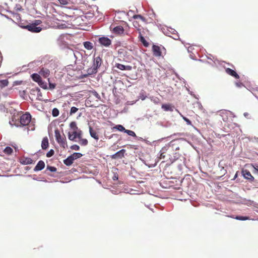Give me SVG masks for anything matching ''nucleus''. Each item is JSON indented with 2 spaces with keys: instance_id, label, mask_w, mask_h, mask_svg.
Returning a JSON list of instances; mask_svg holds the SVG:
<instances>
[{
  "instance_id": "f257e3e1",
  "label": "nucleus",
  "mask_w": 258,
  "mask_h": 258,
  "mask_svg": "<svg viewBox=\"0 0 258 258\" xmlns=\"http://www.w3.org/2000/svg\"><path fill=\"white\" fill-rule=\"evenodd\" d=\"M177 142L178 141L176 140L171 141L162 148V153H167L168 157H171L173 153L179 149Z\"/></svg>"
},
{
  "instance_id": "f03ea898",
  "label": "nucleus",
  "mask_w": 258,
  "mask_h": 258,
  "mask_svg": "<svg viewBox=\"0 0 258 258\" xmlns=\"http://www.w3.org/2000/svg\"><path fill=\"white\" fill-rule=\"evenodd\" d=\"M102 64V59L99 56L94 57L93 65L88 68L89 74H95Z\"/></svg>"
},
{
  "instance_id": "7ed1b4c3",
  "label": "nucleus",
  "mask_w": 258,
  "mask_h": 258,
  "mask_svg": "<svg viewBox=\"0 0 258 258\" xmlns=\"http://www.w3.org/2000/svg\"><path fill=\"white\" fill-rule=\"evenodd\" d=\"M54 133L56 142L63 148L65 149L66 148H67L68 147V145L66 142V137H61L60 132L58 129L55 130Z\"/></svg>"
},
{
  "instance_id": "20e7f679",
  "label": "nucleus",
  "mask_w": 258,
  "mask_h": 258,
  "mask_svg": "<svg viewBox=\"0 0 258 258\" xmlns=\"http://www.w3.org/2000/svg\"><path fill=\"white\" fill-rule=\"evenodd\" d=\"M31 121V115L29 113H26L23 114L20 119V123L23 126L29 124Z\"/></svg>"
},
{
  "instance_id": "39448f33",
  "label": "nucleus",
  "mask_w": 258,
  "mask_h": 258,
  "mask_svg": "<svg viewBox=\"0 0 258 258\" xmlns=\"http://www.w3.org/2000/svg\"><path fill=\"white\" fill-rule=\"evenodd\" d=\"M98 42L101 46L106 47H109L111 44L112 42L111 39L105 36L99 37Z\"/></svg>"
},
{
  "instance_id": "423d86ee",
  "label": "nucleus",
  "mask_w": 258,
  "mask_h": 258,
  "mask_svg": "<svg viewBox=\"0 0 258 258\" xmlns=\"http://www.w3.org/2000/svg\"><path fill=\"white\" fill-rule=\"evenodd\" d=\"M20 27L25 28L31 32L38 33L42 30V28L35 26L33 24H30L26 26L20 25Z\"/></svg>"
},
{
  "instance_id": "0eeeda50",
  "label": "nucleus",
  "mask_w": 258,
  "mask_h": 258,
  "mask_svg": "<svg viewBox=\"0 0 258 258\" xmlns=\"http://www.w3.org/2000/svg\"><path fill=\"white\" fill-rule=\"evenodd\" d=\"M82 135V132L80 130L78 132L75 131L72 134L69 132L68 138L70 140L75 141L76 138L81 139Z\"/></svg>"
},
{
  "instance_id": "6e6552de",
  "label": "nucleus",
  "mask_w": 258,
  "mask_h": 258,
  "mask_svg": "<svg viewBox=\"0 0 258 258\" xmlns=\"http://www.w3.org/2000/svg\"><path fill=\"white\" fill-rule=\"evenodd\" d=\"M242 174L243 177L250 181L254 180V177L251 175L250 172L247 169L242 170Z\"/></svg>"
},
{
  "instance_id": "1a4fd4ad",
  "label": "nucleus",
  "mask_w": 258,
  "mask_h": 258,
  "mask_svg": "<svg viewBox=\"0 0 258 258\" xmlns=\"http://www.w3.org/2000/svg\"><path fill=\"white\" fill-rule=\"evenodd\" d=\"M125 152V150L124 149H121L120 150L118 151L115 154L112 155L111 157L113 159H121L122 157H124V154Z\"/></svg>"
},
{
  "instance_id": "9d476101",
  "label": "nucleus",
  "mask_w": 258,
  "mask_h": 258,
  "mask_svg": "<svg viewBox=\"0 0 258 258\" xmlns=\"http://www.w3.org/2000/svg\"><path fill=\"white\" fill-rule=\"evenodd\" d=\"M45 167V163L42 160H40L37 163L33 170L35 172L42 170Z\"/></svg>"
},
{
  "instance_id": "9b49d317",
  "label": "nucleus",
  "mask_w": 258,
  "mask_h": 258,
  "mask_svg": "<svg viewBox=\"0 0 258 258\" xmlns=\"http://www.w3.org/2000/svg\"><path fill=\"white\" fill-rule=\"evenodd\" d=\"M115 67L117 68L120 70H127L131 71L132 69V67L131 66H125L124 64L116 63L115 65Z\"/></svg>"
},
{
  "instance_id": "f8f14e48",
  "label": "nucleus",
  "mask_w": 258,
  "mask_h": 258,
  "mask_svg": "<svg viewBox=\"0 0 258 258\" xmlns=\"http://www.w3.org/2000/svg\"><path fill=\"white\" fill-rule=\"evenodd\" d=\"M152 50L154 56L159 57L161 55L160 48L158 46L153 45L152 46Z\"/></svg>"
},
{
  "instance_id": "ddd939ff",
  "label": "nucleus",
  "mask_w": 258,
  "mask_h": 258,
  "mask_svg": "<svg viewBox=\"0 0 258 258\" xmlns=\"http://www.w3.org/2000/svg\"><path fill=\"white\" fill-rule=\"evenodd\" d=\"M39 74L44 78H47L50 75V71L48 69L42 68L39 72Z\"/></svg>"
},
{
  "instance_id": "4468645a",
  "label": "nucleus",
  "mask_w": 258,
  "mask_h": 258,
  "mask_svg": "<svg viewBox=\"0 0 258 258\" xmlns=\"http://www.w3.org/2000/svg\"><path fill=\"white\" fill-rule=\"evenodd\" d=\"M20 163L23 165H28L33 163V160L29 157H23L20 160Z\"/></svg>"
},
{
  "instance_id": "2eb2a0df",
  "label": "nucleus",
  "mask_w": 258,
  "mask_h": 258,
  "mask_svg": "<svg viewBox=\"0 0 258 258\" xmlns=\"http://www.w3.org/2000/svg\"><path fill=\"white\" fill-rule=\"evenodd\" d=\"M227 74L234 77L236 79H239V76L237 73L232 69L227 68L225 70Z\"/></svg>"
},
{
  "instance_id": "dca6fc26",
  "label": "nucleus",
  "mask_w": 258,
  "mask_h": 258,
  "mask_svg": "<svg viewBox=\"0 0 258 258\" xmlns=\"http://www.w3.org/2000/svg\"><path fill=\"white\" fill-rule=\"evenodd\" d=\"M161 107L164 111H166L172 112L174 109V107L169 104H163L162 105Z\"/></svg>"
},
{
  "instance_id": "f3484780",
  "label": "nucleus",
  "mask_w": 258,
  "mask_h": 258,
  "mask_svg": "<svg viewBox=\"0 0 258 258\" xmlns=\"http://www.w3.org/2000/svg\"><path fill=\"white\" fill-rule=\"evenodd\" d=\"M49 146L48 139L47 137L43 138L41 143V148L43 150L47 149Z\"/></svg>"
},
{
  "instance_id": "a211bd4d",
  "label": "nucleus",
  "mask_w": 258,
  "mask_h": 258,
  "mask_svg": "<svg viewBox=\"0 0 258 258\" xmlns=\"http://www.w3.org/2000/svg\"><path fill=\"white\" fill-rule=\"evenodd\" d=\"M74 161V160L73 159V157H72L71 155H70L66 159L63 160V163L66 166H69L73 164Z\"/></svg>"
},
{
  "instance_id": "6ab92c4d",
  "label": "nucleus",
  "mask_w": 258,
  "mask_h": 258,
  "mask_svg": "<svg viewBox=\"0 0 258 258\" xmlns=\"http://www.w3.org/2000/svg\"><path fill=\"white\" fill-rule=\"evenodd\" d=\"M35 93H37V99L41 100V99H40L39 97H42V95L40 91V89L38 87H36L31 90V94H34Z\"/></svg>"
},
{
  "instance_id": "aec40b11",
  "label": "nucleus",
  "mask_w": 258,
  "mask_h": 258,
  "mask_svg": "<svg viewBox=\"0 0 258 258\" xmlns=\"http://www.w3.org/2000/svg\"><path fill=\"white\" fill-rule=\"evenodd\" d=\"M179 157V154L177 152H174L171 155V157H169L168 159L171 163H173Z\"/></svg>"
},
{
  "instance_id": "412c9836",
  "label": "nucleus",
  "mask_w": 258,
  "mask_h": 258,
  "mask_svg": "<svg viewBox=\"0 0 258 258\" xmlns=\"http://www.w3.org/2000/svg\"><path fill=\"white\" fill-rule=\"evenodd\" d=\"M89 133L92 138L97 141L99 140L98 136L97 135V133L94 131H93L92 127L91 126H89Z\"/></svg>"
},
{
  "instance_id": "4be33fe9",
  "label": "nucleus",
  "mask_w": 258,
  "mask_h": 258,
  "mask_svg": "<svg viewBox=\"0 0 258 258\" xmlns=\"http://www.w3.org/2000/svg\"><path fill=\"white\" fill-rule=\"evenodd\" d=\"M32 79L35 82L37 83L41 81V78L40 77V75L37 73H34L31 76Z\"/></svg>"
},
{
  "instance_id": "5701e85b",
  "label": "nucleus",
  "mask_w": 258,
  "mask_h": 258,
  "mask_svg": "<svg viewBox=\"0 0 258 258\" xmlns=\"http://www.w3.org/2000/svg\"><path fill=\"white\" fill-rule=\"evenodd\" d=\"M113 31L114 33L120 34L123 33L124 29L122 26H117L113 28Z\"/></svg>"
},
{
  "instance_id": "b1692460",
  "label": "nucleus",
  "mask_w": 258,
  "mask_h": 258,
  "mask_svg": "<svg viewBox=\"0 0 258 258\" xmlns=\"http://www.w3.org/2000/svg\"><path fill=\"white\" fill-rule=\"evenodd\" d=\"M84 47L87 50H91L93 48L92 43L90 41H85L83 42Z\"/></svg>"
},
{
  "instance_id": "393cba45",
  "label": "nucleus",
  "mask_w": 258,
  "mask_h": 258,
  "mask_svg": "<svg viewBox=\"0 0 258 258\" xmlns=\"http://www.w3.org/2000/svg\"><path fill=\"white\" fill-rule=\"evenodd\" d=\"M158 158L160 159H165L167 160V159L168 158L167 153H162L161 149L159 153Z\"/></svg>"
},
{
  "instance_id": "a878e982",
  "label": "nucleus",
  "mask_w": 258,
  "mask_h": 258,
  "mask_svg": "<svg viewBox=\"0 0 258 258\" xmlns=\"http://www.w3.org/2000/svg\"><path fill=\"white\" fill-rule=\"evenodd\" d=\"M9 13L12 14L13 16V18L18 22H19L21 21V16L19 14L17 13H14L12 11H9Z\"/></svg>"
},
{
  "instance_id": "bb28decb",
  "label": "nucleus",
  "mask_w": 258,
  "mask_h": 258,
  "mask_svg": "<svg viewBox=\"0 0 258 258\" xmlns=\"http://www.w3.org/2000/svg\"><path fill=\"white\" fill-rule=\"evenodd\" d=\"M39 86L44 89H48L47 83L41 80L40 82L38 83Z\"/></svg>"
},
{
  "instance_id": "cd10ccee",
  "label": "nucleus",
  "mask_w": 258,
  "mask_h": 258,
  "mask_svg": "<svg viewBox=\"0 0 258 258\" xmlns=\"http://www.w3.org/2000/svg\"><path fill=\"white\" fill-rule=\"evenodd\" d=\"M9 81L7 79L0 80V87L3 88L8 85Z\"/></svg>"
},
{
  "instance_id": "c85d7f7f",
  "label": "nucleus",
  "mask_w": 258,
  "mask_h": 258,
  "mask_svg": "<svg viewBox=\"0 0 258 258\" xmlns=\"http://www.w3.org/2000/svg\"><path fill=\"white\" fill-rule=\"evenodd\" d=\"M233 218L240 221H245L247 220H249L250 218L247 216H237L235 217H232Z\"/></svg>"
},
{
  "instance_id": "c756f323",
  "label": "nucleus",
  "mask_w": 258,
  "mask_h": 258,
  "mask_svg": "<svg viewBox=\"0 0 258 258\" xmlns=\"http://www.w3.org/2000/svg\"><path fill=\"white\" fill-rule=\"evenodd\" d=\"M140 40L141 42L143 44V45L145 47H147L149 45V43L146 40L144 36H143L142 35H140L139 36Z\"/></svg>"
},
{
  "instance_id": "7c9ffc66",
  "label": "nucleus",
  "mask_w": 258,
  "mask_h": 258,
  "mask_svg": "<svg viewBox=\"0 0 258 258\" xmlns=\"http://www.w3.org/2000/svg\"><path fill=\"white\" fill-rule=\"evenodd\" d=\"M71 155L72 156V157H73V159L75 160L76 159L81 158L83 156V154L81 153L75 152Z\"/></svg>"
},
{
  "instance_id": "2f4dec72",
  "label": "nucleus",
  "mask_w": 258,
  "mask_h": 258,
  "mask_svg": "<svg viewBox=\"0 0 258 258\" xmlns=\"http://www.w3.org/2000/svg\"><path fill=\"white\" fill-rule=\"evenodd\" d=\"M4 152L7 155H11L13 153V150L11 147L8 146L5 148Z\"/></svg>"
},
{
  "instance_id": "473e14b6",
  "label": "nucleus",
  "mask_w": 258,
  "mask_h": 258,
  "mask_svg": "<svg viewBox=\"0 0 258 258\" xmlns=\"http://www.w3.org/2000/svg\"><path fill=\"white\" fill-rule=\"evenodd\" d=\"M114 128H115L119 131H120V132H124V131H125V128L121 124H118V125H115L114 127Z\"/></svg>"
},
{
  "instance_id": "72a5a7b5",
  "label": "nucleus",
  "mask_w": 258,
  "mask_h": 258,
  "mask_svg": "<svg viewBox=\"0 0 258 258\" xmlns=\"http://www.w3.org/2000/svg\"><path fill=\"white\" fill-rule=\"evenodd\" d=\"M79 139L80 140V144L82 146H85L87 145L88 142L87 139H82V137H81V139Z\"/></svg>"
},
{
  "instance_id": "f704fd0d",
  "label": "nucleus",
  "mask_w": 258,
  "mask_h": 258,
  "mask_svg": "<svg viewBox=\"0 0 258 258\" xmlns=\"http://www.w3.org/2000/svg\"><path fill=\"white\" fill-rule=\"evenodd\" d=\"M70 127L73 129L74 131H77L78 128L77 126V123L75 121H72L70 124Z\"/></svg>"
},
{
  "instance_id": "c9c22d12",
  "label": "nucleus",
  "mask_w": 258,
  "mask_h": 258,
  "mask_svg": "<svg viewBox=\"0 0 258 258\" xmlns=\"http://www.w3.org/2000/svg\"><path fill=\"white\" fill-rule=\"evenodd\" d=\"M124 133L127 134L128 136H130L132 137H137L134 131H132L131 130H128L125 129Z\"/></svg>"
},
{
  "instance_id": "e433bc0d",
  "label": "nucleus",
  "mask_w": 258,
  "mask_h": 258,
  "mask_svg": "<svg viewBox=\"0 0 258 258\" xmlns=\"http://www.w3.org/2000/svg\"><path fill=\"white\" fill-rule=\"evenodd\" d=\"M147 98V96L145 95V92L143 91H141L139 94V98L142 100H144Z\"/></svg>"
},
{
  "instance_id": "4c0bfd02",
  "label": "nucleus",
  "mask_w": 258,
  "mask_h": 258,
  "mask_svg": "<svg viewBox=\"0 0 258 258\" xmlns=\"http://www.w3.org/2000/svg\"><path fill=\"white\" fill-rule=\"evenodd\" d=\"M52 114L53 116L56 117L59 115V110L56 108H54L52 109Z\"/></svg>"
},
{
  "instance_id": "58836bf2",
  "label": "nucleus",
  "mask_w": 258,
  "mask_h": 258,
  "mask_svg": "<svg viewBox=\"0 0 258 258\" xmlns=\"http://www.w3.org/2000/svg\"><path fill=\"white\" fill-rule=\"evenodd\" d=\"M48 84H49V89L50 90L54 89L55 88L56 85L54 83H52L50 82V79H47Z\"/></svg>"
},
{
  "instance_id": "ea45409f",
  "label": "nucleus",
  "mask_w": 258,
  "mask_h": 258,
  "mask_svg": "<svg viewBox=\"0 0 258 258\" xmlns=\"http://www.w3.org/2000/svg\"><path fill=\"white\" fill-rule=\"evenodd\" d=\"M91 92L97 99L101 100L100 96L95 90H92Z\"/></svg>"
},
{
  "instance_id": "a19ab883",
  "label": "nucleus",
  "mask_w": 258,
  "mask_h": 258,
  "mask_svg": "<svg viewBox=\"0 0 258 258\" xmlns=\"http://www.w3.org/2000/svg\"><path fill=\"white\" fill-rule=\"evenodd\" d=\"M47 170H48L50 172H54L56 171V168L54 166H47L46 168Z\"/></svg>"
},
{
  "instance_id": "79ce46f5",
  "label": "nucleus",
  "mask_w": 258,
  "mask_h": 258,
  "mask_svg": "<svg viewBox=\"0 0 258 258\" xmlns=\"http://www.w3.org/2000/svg\"><path fill=\"white\" fill-rule=\"evenodd\" d=\"M133 18L135 19H140L143 21H145V18L141 15H135L133 17Z\"/></svg>"
},
{
  "instance_id": "37998d69",
  "label": "nucleus",
  "mask_w": 258,
  "mask_h": 258,
  "mask_svg": "<svg viewBox=\"0 0 258 258\" xmlns=\"http://www.w3.org/2000/svg\"><path fill=\"white\" fill-rule=\"evenodd\" d=\"M151 100L155 104H158L159 103V98H157V97H150Z\"/></svg>"
},
{
  "instance_id": "c03bdc74",
  "label": "nucleus",
  "mask_w": 258,
  "mask_h": 258,
  "mask_svg": "<svg viewBox=\"0 0 258 258\" xmlns=\"http://www.w3.org/2000/svg\"><path fill=\"white\" fill-rule=\"evenodd\" d=\"M54 154V151L53 149H50L47 153H46V156L47 157H52Z\"/></svg>"
},
{
  "instance_id": "a18cd8bd",
  "label": "nucleus",
  "mask_w": 258,
  "mask_h": 258,
  "mask_svg": "<svg viewBox=\"0 0 258 258\" xmlns=\"http://www.w3.org/2000/svg\"><path fill=\"white\" fill-rule=\"evenodd\" d=\"M28 131H33L35 130L34 124L33 123V121H31V123L29 124V126L28 127Z\"/></svg>"
},
{
  "instance_id": "49530a36",
  "label": "nucleus",
  "mask_w": 258,
  "mask_h": 258,
  "mask_svg": "<svg viewBox=\"0 0 258 258\" xmlns=\"http://www.w3.org/2000/svg\"><path fill=\"white\" fill-rule=\"evenodd\" d=\"M57 1L62 5H67L69 3V0H57Z\"/></svg>"
},
{
  "instance_id": "de8ad7c7",
  "label": "nucleus",
  "mask_w": 258,
  "mask_h": 258,
  "mask_svg": "<svg viewBox=\"0 0 258 258\" xmlns=\"http://www.w3.org/2000/svg\"><path fill=\"white\" fill-rule=\"evenodd\" d=\"M87 74H83V75H80L79 77V79H83L84 78H86L88 76H90V75H92V74H89V72H88V69H87Z\"/></svg>"
},
{
  "instance_id": "09e8293b",
  "label": "nucleus",
  "mask_w": 258,
  "mask_h": 258,
  "mask_svg": "<svg viewBox=\"0 0 258 258\" xmlns=\"http://www.w3.org/2000/svg\"><path fill=\"white\" fill-rule=\"evenodd\" d=\"M78 110V108L76 107H72L70 110V114L72 115L73 114L75 113Z\"/></svg>"
},
{
  "instance_id": "8fccbe9b",
  "label": "nucleus",
  "mask_w": 258,
  "mask_h": 258,
  "mask_svg": "<svg viewBox=\"0 0 258 258\" xmlns=\"http://www.w3.org/2000/svg\"><path fill=\"white\" fill-rule=\"evenodd\" d=\"M70 148L72 150H76V151H78L80 150V147L78 145H76V144L71 146L70 147Z\"/></svg>"
},
{
  "instance_id": "3c124183",
  "label": "nucleus",
  "mask_w": 258,
  "mask_h": 258,
  "mask_svg": "<svg viewBox=\"0 0 258 258\" xmlns=\"http://www.w3.org/2000/svg\"><path fill=\"white\" fill-rule=\"evenodd\" d=\"M182 118L188 125H191V121L188 118L184 116H183Z\"/></svg>"
},
{
  "instance_id": "603ef678",
  "label": "nucleus",
  "mask_w": 258,
  "mask_h": 258,
  "mask_svg": "<svg viewBox=\"0 0 258 258\" xmlns=\"http://www.w3.org/2000/svg\"><path fill=\"white\" fill-rule=\"evenodd\" d=\"M25 95H26V91L23 90L22 91L20 92V96L24 99H25Z\"/></svg>"
},
{
  "instance_id": "864d4df0",
  "label": "nucleus",
  "mask_w": 258,
  "mask_h": 258,
  "mask_svg": "<svg viewBox=\"0 0 258 258\" xmlns=\"http://www.w3.org/2000/svg\"><path fill=\"white\" fill-rule=\"evenodd\" d=\"M167 30L169 32V33L170 34H175V33H176V32H177L175 29L171 28H168L167 29Z\"/></svg>"
},
{
  "instance_id": "5fc2aeb1",
  "label": "nucleus",
  "mask_w": 258,
  "mask_h": 258,
  "mask_svg": "<svg viewBox=\"0 0 258 258\" xmlns=\"http://www.w3.org/2000/svg\"><path fill=\"white\" fill-rule=\"evenodd\" d=\"M15 9L17 11H21L23 10L22 7L19 5H16Z\"/></svg>"
},
{
  "instance_id": "6e6d98bb",
  "label": "nucleus",
  "mask_w": 258,
  "mask_h": 258,
  "mask_svg": "<svg viewBox=\"0 0 258 258\" xmlns=\"http://www.w3.org/2000/svg\"><path fill=\"white\" fill-rule=\"evenodd\" d=\"M41 23V20H35V21L32 23V24H33L34 25H35V26H37L38 25H39L40 23Z\"/></svg>"
},
{
  "instance_id": "4d7b16f0",
  "label": "nucleus",
  "mask_w": 258,
  "mask_h": 258,
  "mask_svg": "<svg viewBox=\"0 0 258 258\" xmlns=\"http://www.w3.org/2000/svg\"><path fill=\"white\" fill-rule=\"evenodd\" d=\"M174 35L173 36H172V38L175 40H178L179 38V36L178 35L177 32L175 33V34H173Z\"/></svg>"
},
{
  "instance_id": "13d9d810",
  "label": "nucleus",
  "mask_w": 258,
  "mask_h": 258,
  "mask_svg": "<svg viewBox=\"0 0 258 258\" xmlns=\"http://www.w3.org/2000/svg\"><path fill=\"white\" fill-rule=\"evenodd\" d=\"M235 85L238 87H241L242 86H243L242 83H238V82H236L235 83Z\"/></svg>"
},
{
  "instance_id": "bf43d9fd",
  "label": "nucleus",
  "mask_w": 258,
  "mask_h": 258,
  "mask_svg": "<svg viewBox=\"0 0 258 258\" xmlns=\"http://www.w3.org/2000/svg\"><path fill=\"white\" fill-rule=\"evenodd\" d=\"M113 179L114 180H117L118 179V175L117 174H114L113 177H112Z\"/></svg>"
},
{
  "instance_id": "052dcab7",
  "label": "nucleus",
  "mask_w": 258,
  "mask_h": 258,
  "mask_svg": "<svg viewBox=\"0 0 258 258\" xmlns=\"http://www.w3.org/2000/svg\"><path fill=\"white\" fill-rule=\"evenodd\" d=\"M73 54H74V56L75 57L77 58V56L78 55H79L80 54V52H78V51H77L76 52H73Z\"/></svg>"
},
{
  "instance_id": "680f3d73",
  "label": "nucleus",
  "mask_w": 258,
  "mask_h": 258,
  "mask_svg": "<svg viewBox=\"0 0 258 258\" xmlns=\"http://www.w3.org/2000/svg\"><path fill=\"white\" fill-rule=\"evenodd\" d=\"M246 201H247V203H246L245 204L247 205H251L252 204V203H253V201H250V200H247Z\"/></svg>"
},
{
  "instance_id": "e2e57ef3",
  "label": "nucleus",
  "mask_w": 258,
  "mask_h": 258,
  "mask_svg": "<svg viewBox=\"0 0 258 258\" xmlns=\"http://www.w3.org/2000/svg\"><path fill=\"white\" fill-rule=\"evenodd\" d=\"M3 16L5 17L6 18H7L8 20H12L11 18H10L8 16L6 15H2Z\"/></svg>"
},
{
  "instance_id": "0e129e2a",
  "label": "nucleus",
  "mask_w": 258,
  "mask_h": 258,
  "mask_svg": "<svg viewBox=\"0 0 258 258\" xmlns=\"http://www.w3.org/2000/svg\"><path fill=\"white\" fill-rule=\"evenodd\" d=\"M88 14L90 15V16H89L90 17H92L94 16V14H92V13H88Z\"/></svg>"
},
{
  "instance_id": "69168bd1",
  "label": "nucleus",
  "mask_w": 258,
  "mask_h": 258,
  "mask_svg": "<svg viewBox=\"0 0 258 258\" xmlns=\"http://www.w3.org/2000/svg\"><path fill=\"white\" fill-rule=\"evenodd\" d=\"M136 138H137L139 140H141V141L143 140V139L142 138H141V137H137Z\"/></svg>"
},
{
  "instance_id": "338daca9",
  "label": "nucleus",
  "mask_w": 258,
  "mask_h": 258,
  "mask_svg": "<svg viewBox=\"0 0 258 258\" xmlns=\"http://www.w3.org/2000/svg\"><path fill=\"white\" fill-rule=\"evenodd\" d=\"M244 115L245 116H246L247 115H248V113H247V112L244 113Z\"/></svg>"
},
{
  "instance_id": "774afa93",
  "label": "nucleus",
  "mask_w": 258,
  "mask_h": 258,
  "mask_svg": "<svg viewBox=\"0 0 258 258\" xmlns=\"http://www.w3.org/2000/svg\"><path fill=\"white\" fill-rule=\"evenodd\" d=\"M186 89L187 90L188 92H189L191 95H192V93H191V92H190V91H189V90L188 89H187V88H186Z\"/></svg>"
}]
</instances>
